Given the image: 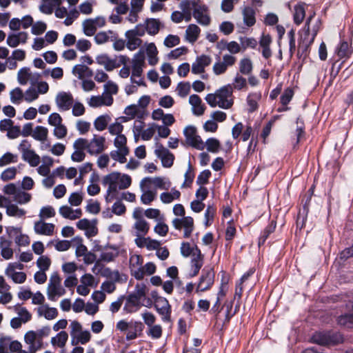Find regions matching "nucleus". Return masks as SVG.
<instances>
[{"instance_id":"52","label":"nucleus","mask_w":353,"mask_h":353,"mask_svg":"<svg viewBox=\"0 0 353 353\" xmlns=\"http://www.w3.org/2000/svg\"><path fill=\"white\" fill-rule=\"evenodd\" d=\"M48 130L43 126L38 125L34 130L32 134V137L39 141H44L47 139Z\"/></svg>"},{"instance_id":"37","label":"nucleus","mask_w":353,"mask_h":353,"mask_svg":"<svg viewBox=\"0 0 353 353\" xmlns=\"http://www.w3.org/2000/svg\"><path fill=\"white\" fill-rule=\"evenodd\" d=\"M200 33L201 29L197 25L190 24L185 30V39L188 42L194 43L198 39Z\"/></svg>"},{"instance_id":"10","label":"nucleus","mask_w":353,"mask_h":353,"mask_svg":"<svg viewBox=\"0 0 353 353\" xmlns=\"http://www.w3.org/2000/svg\"><path fill=\"white\" fill-rule=\"evenodd\" d=\"M154 299V307L158 313L162 316L163 321H169L170 319L171 306L168 301L162 296H157V292L152 294Z\"/></svg>"},{"instance_id":"35","label":"nucleus","mask_w":353,"mask_h":353,"mask_svg":"<svg viewBox=\"0 0 353 353\" xmlns=\"http://www.w3.org/2000/svg\"><path fill=\"white\" fill-rule=\"evenodd\" d=\"M272 43V38L269 34H263L259 41L260 47L262 48V55L265 59L272 56V50L270 45Z\"/></svg>"},{"instance_id":"61","label":"nucleus","mask_w":353,"mask_h":353,"mask_svg":"<svg viewBox=\"0 0 353 353\" xmlns=\"http://www.w3.org/2000/svg\"><path fill=\"white\" fill-rule=\"evenodd\" d=\"M90 339L91 334L89 331H81L77 334V336H76L75 339L72 340V344L74 345L80 343L83 345L88 343L90 341Z\"/></svg>"},{"instance_id":"29","label":"nucleus","mask_w":353,"mask_h":353,"mask_svg":"<svg viewBox=\"0 0 353 353\" xmlns=\"http://www.w3.org/2000/svg\"><path fill=\"white\" fill-rule=\"evenodd\" d=\"M189 103L192 105V110L194 114L197 116L203 115L205 108L202 104L201 99L197 94H192L189 98Z\"/></svg>"},{"instance_id":"15","label":"nucleus","mask_w":353,"mask_h":353,"mask_svg":"<svg viewBox=\"0 0 353 353\" xmlns=\"http://www.w3.org/2000/svg\"><path fill=\"white\" fill-rule=\"evenodd\" d=\"M55 101L59 110L67 111L72 108L74 98L70 92H60L57 94Z\"/></svg>"},{"instance_id":"58","label":"nucleus","mask_w":353,"mask_h":353,"mask_svg":"<svg viewBox=\"0 0 353 353\" xmlns=\"http://www.w3.org/2000/svg\"><path fill=\"white\" fill-rule=\"evenodd\" d=\"M83 26V33L88 37L93 36L96 31L97 28L93 24V21L90 20V19H85L83 21L82 23Z\"/></svg>"},{"instance_id":"59","label":"nucleus","mask_w":353,"mask_h":353,"mask_svg":"<svg viewBox=\"0 0 353 353\" xmlns=\"http://www.w3.org/2000/svg\"><path fill=\"white\" fill-rule=\"evenodd\" d=\"M56 214L54 208L51 205H46L41 208L39 216L41 220H45L54 217Z\"/></svg>"},{"instance_id":"48","label":"nucleus","mask_w":353,"mask_h":353,"mask_svg":"<svg viewBox=\"0 0 353 353\" xmlns=\"http://www.w3.org/2000/svg\"><path fill=\"white\" fill-rule=\"evenodd\" d=\"M110 3L116 5L114 10L118 14H125L129 10L128 0H108Z\"/></svg>"},{"instance_id":"40","label":"nucleus","mask_w":353,"mask_h":353,"mask_svg":"<svg viewBox=\"0 0 353 353\" xmlns=\"http://www.w3.org/2000/svg\"><path fill=\"white\" fill-rule=\"evenodd\" d=\"M5 274L12 279V281L18 284L23 283L26 280V274L23 272H17L13 269H6Z\"/></svg>"},{"instance_id":"6","label":"nucleus","mask_w":353,"mask_h":353,"mask_svg":"<svg viewBox=\"0 0 353 353\" xmlns=\"http://www.w3.org/2000/svg\"><path fill=\"white\" fill-rule=\"evenodd\" d=\"M3 191L6 194L12 196V200L20 205L28 203L32 199V195L30 193L18 188L14 183L5 185Z\"/></svg>"},{"instance_id":"32","label":"nucleus","mask_w":353,"mask_h":353,"mask_svg":"<svg viewBox=\"0 0 353 353\" xmlns=\"http://www.w3.org/2000/svg\"><path fill=\"white\" fill-rule=\"evenodd\" d=\"M124 114L130 117L131 119L137 118L142 119L145 116V110H143L137 104H132L127 106L124 110Z\"/></svg>"},{"instance_id":"44","label":"nucleus","mask_w":353,"mask_h":353,"mask_svg":"<svg viewBox=\"0 0 353 353\" xmlns=\"http://www.w3.org/2000/svg\"><path fill=\"white\" fill-rule=\"evenodd\" d=\"M353 52L352 48L347 41L340 43L336 52L340 59H348Z\"/></svg>"},{"instance_id":"38","label":"nucleus","mask_w":353,"mask_h":353,"mask_svg":"<svg viewBox=\"0 0 353 353\" xmlns=\"http://www.w3.org/2000/svg\"><path fill=\"white\" fill-rule=\"evenodd\" d=\"M305 3H299L294 8L293 19L294 22L296 25H300L305 16Z\"/></svg>"},{"instance_id":"57","label":"nucleus","mask_w":353,"mask_h":353,"mask_svg":"<svg viewBox=\"0 0 353 353\" xmlns=\"http://www.w3.org/2000/svg\"><path fill=\"white\" fill-rule=\"evenodd\" d=\"M30 75L31 73L29 68L24 67L20 69L17 73V80L19 84L26 85Z\"/></svg>"},{"instance_id":"9","label":"nucleus","mask_w":353,"mask_h":353,"mask_svg":"<svg viewBox=\"0 0 353 353\" xmlns=\"http://www.w3.org/2000/svg\"><path fill=\"white\" fill-rule=\"evenodd\" d=\"M185 143L188 145L197 150H203L205 144L201 138L196 134V128L193 125H188L183 130Z\"/></svg>"},{"instance_id":"13","label":"nucleus","mask_w":353,"mask_h":353,"mask_svg":"<svg viewBox=\"0 0 353 353\" xmlns=\"http://www.w3.org/2000/svg\"><path fill=\"white\" fill-rule=\"evenodd\" d=\"M172 225L176 230L184 229L183 236L189 238L194 230V220L191 216L176 218L172 220Z\"/></svg>"},{"instance_id":"47","label":"nucleus","mask_w":353,"mask_h":353,"mask_svg":"<svg viewBox=\"0 0 353 353\" xmlns=\"http://www.w3.org/2000/svg\"><path fill=\"white\" fill-rule=\"evenodd\" d=\"M110 121L111 117L108 114L101 115L94 120V126L97 130L103 131L107 128Z\"/></svg>"},{"instance_id":"39","label":"nucleus","mask_w":353,"mask_h":353,"mask_svg":"<svg viewBox=\"0 0 353 353\" xmlns=\"http://www.w3.org/2000/svg\"><path fill=\"white\" fill-rule=\"evenodd\" d=\"M132 34L133 33L128 31H126L125 33V37L126 38V47L131 51L135 50L142 44V40Z\"/></svg>"},{"instance_id":"8","label":"nucleus","mask_w":353,"mask_h":353,"mask_svg":"<svg viewBox=\"0 0 353 353\" xmlns=\"http://www.w3.org/2000/svg\"><path fill=\"white\" fill-rule=\"evenodd\" d=\"M314 343L321 345H336L342 343L343 338L338 332H316L312 337Z\"/></svg>"},{"instance_id":"51","label":"nucleus","mask_w":353,"mask_h":353,"mask_svg":"<svg viewBox=\"0 0 353 353\" xmlns=\"http://www.w3.org/2000/svg\"><path fill=\"white\" fill-rule=\"evenodd\" d=\"M351 307L352 313L345 314L338 317L337 322L340 325L347 327H353V302Z\"/></svg>"},{"instance_id":"21","label":"nucleus","mask_w":353,"mask_h":353,"mask_svg":"<svg viewBox=\"0 0 353 353\" xmlns=\"http://www.w3.org/2000/svg\"><path fill=\"white\" fill-rule=\"evenodd\" d=\"M145 64V57L141 51L135 54L132 60V75L133 77H140L142 76L143 68Z\"/></svg>"},{"instance_id":"43","label":"nucleus","mask_w":353,"mask_h":353,"mask_svg":"<svg viewBox=\"0 0 353 353\" xmlns=\"http://www.w3.org/2000/svg\"><path fill=\"white\" fill-rule=\"evenodd\" d=\"M146 54L148 58V63L151 65H154L158 63L159 59L157 57L158 50L154 43L146 44Z\"/></svg>"},{"instance_id":"14","label":"nucleus","mask_w":353,"mask_h":353,"mask_svg":"<svg viewBox=\"0 0 353 353\" xmlns=\"http://www.w3.org/2000/svg\"><path fill=\"white\" fill-rule=\"evenodd\" d=\"M236 58L230 54H224L223 60L216 62L213 65V72L216 75L225 73L228 67H231L236 63Z\"/></svg>"},{"instance_id":"12","label":"nucleus","mask_w":353,"mask_h":353,"mask_svg":"<svg viewBox=\"0 0 353 353\" xmlns=\"http://www.w3.org/2000/svg\"><path fill=\"white\" fill-rule=\"evenodd\" d=\"M105 137L95 134L90 141L86 139L85 149L92 155L99 154L105 150Z\"/></svg>"},{"instance_id":"11","label":"nucleus","mask_w":353,"mask_h":353,"mask_svg":"<svg viewBox=\"0 0 353 353\" xmlns=\"http://www.w3.org/2000/svg\"><path fill=\"white\" fill-rule=\"evenodd\" d=\"M154 154L161 159L163 167L170 168L173 165L174 160V154L159 142H157L155 144Z\"/></svg>"},{"instance_id":"30","label":"nucleus","mask_w":353,"mask_h":353,"mask_svg":"<svg viewBox=\"0 0 353 353\" xmlns=\"http://www.w3.org/2000/svg\"><path fill=\"white\" fill-rule=\"evenodd\" d=\"M77 227L79 230H85V234L89 237L94 236L97 234V228L87 219L79 220L77 223Z\"/></svg>"},{"instance_id":"25","label":"nucleus","mask_w":353,"mask_h":353,"mask_svg":"<svg viewBox=\"0 0 353 353\" xmlns=\"http://www.w3.org/2000/svg\"><path fill=\"white\" fill-rule=\"evenodd\" d=\"M96 62L99 65L103 66L107 71H112L120 67V63H117L116 59H111L105 54L98 55L96 57Z\"/></svg>"},{"instance_id":"2","label":"nucleus","mask_w":353,"mask_h":353,"mask_svg":"<svg viewBox=\"0 0 353 353\" xmlns=\"http://www.w3.org/2000/svg\"><path fill=\"white\" fill-rule=\"evenodd\" d=\"M205 99L212 108L218 106L222 109H230L234 104L233 88L230 84H228L214 93L208 94Z\"/></svg>"},{"instance_id":"23","label":"nucleus","mask_w":353,"mask_h":353,"mask_svg":"<svg viewBox=\"0 0 353 353\" xmlns=\"http://www.w3.org/2000/svg\"><path fill=\"white\" fill-rule=\"evenodd\" d=\"M119 256V249L114 245L105 246L100 254L97 263H110L113 261Z\"/></svg>"},{"instance_id":"50","label":"nucleus","mask_w":353,"mask_h":353,"mask_svg":"<svg viewBox=\"0 0 353 353\" xmlns=\"http://www.w3.org/2000/svg\"><path fill=\"white\" fill-rule=\"evenodd\" d=\"M129 154L128 148L117 149V150H112L110 152V157L115 161H119L121 163L126 162V156Z\"/></svg>"},{"instance_id":"28","label":"nucleus","mask_w":353,"mask_h":353,"mask_svg":"<svg viewBox=\"0 0 353 353\" xmlns=\"http://www.w3.org/2000/svg\"><path fill=\"white\" fill-rule=\"evenodd\" d=\"M21 343L18 341H11L9 337H3L0 339V348L4 352H8L9 349L12 352H18L21 350Z\"/></svg>"},{"instance_id":"24","label":"nucleus","mask_w":353,"mask_h":353,"mask_svg":"<svg viewBox=\"0 0 353 353\" xmlns=\"http://www.w3.org/2000/svg\"><path fill=\"white\" fill-rule=\"evenodd\" d=\"M210 57L202 54L197 57L196 61L192 65V72L198 74L204 72L205 68L209 65L211 63Z\"/></svg>"},{"instance_id":"18","label":"nucleus","mask_w":353,"mask_h":353,"mask_svg":"<svg viewBox=\"0 0 353 353\" xmlns=\"http://www.w3.org/2000/svg\"><path fill=\"white\" fill-rule=\"evenodd\" d=\"M86 139L79 138L73 143V148L74 149V152L71 155V159L74 162H81L85 157V150Z\"/></svg>"},{"instance_id":"4","label":"nucleus","mask_w":353,"mask_h":353,"mask_svg":"<svg viewBox=\"0 0 353 353\" xmlns=\"http://www.w3.org/2000/svg\"><path fill=\"white\" fill-rule=\"evenodd\" d=\"M192 16L196 22L203 26H208L211 23L209 8L201 0H192Z\"/></svg>"},{"instance_id":"54","label":"nucleus","mask_w":353,"mask_h":353,"mask_svg":"<svg viewBox=\"0 0 353 353\" xmlns=\"http://www.w3.org/2000/svg\"><path fill=\"white\" fill-rule=\"evenodd\" d=\"M253 68L252 62L249 58H243L239 62V72L245 75H249Z\"/></svg>"},{"instance_id":"64","label":"nucleus","mask_w":353,"mask_h":353,"mask_svg":"<svg viewBox=\"0 0 353 353\" xmlns=\"http://www.w3.org/2000/svg\"><path fill=\"white\" fill-rule=\"evenodd\" d=\"M207 150L212 153H216L219 151L221 143L220 141L215 138H210L205 142Z\"/></svg>"},{"instance_id":"3","label":"nucleus","mask_w":353,"mask_h":353,"mask_svg":"<svg viewBox=\"0 0 353 353\" xmlns=\"http://www.w3.org/2000/svg\"><path fill=\"white\" fill-rule=\"evenodd\" d=\"M314 16V14L307 17L305 26L300 32V39L298 45V55L300 58L305 59L307 57L308 49L314 42L315 37L318 33V29H314V33L310 35V23Z\"/></svg>"},{"instance_id":"49","label":"nucleus","mask_w":353,"mask_h":353,"mask_svg":"<svg viewBox=\"0 0 353 353\" xmlns=\"http://www.w3.org/2000/svg\"><path fill=\"white\" fill-rule=\"evenodd\" d=\"M68 339V334L65 331H61L56 336L51 339V343L54 346L63 347Z\"/></svg>"},{"instance_id":"45","label":"nucleus","mask_w":353,"mask_h":353,"mask_svg":"<svg viewBox=\"0 0 353 353\" xmlns=\"http://www.w3.org/2000/svg\"><path fill=\"white\" fill-rule=\"evenodd\" d=\"M23 161L28 162L32 167H36L39 164L40 157L32 150L22 154Z\"/></svg>"},{"instance_id":"20","label":"nucleus","mask_w":353,"mask_h":353,"mask_svg":"<svg viewBox=\"0 0 353 353\" xmlns=\"http://www.w3.org/2000/svg\"><path fill=\"white\" fill-rule=\"evenodd\" d=\"M54 224L46 223L41 219L34 223V231L39 235L52 236L54 233Z\"/></svg>"},{"instance_id":"42","label":"nucleus","mask_w":353,"mask_h":353,"mask_svg":"<svg viewBox=\"0 0 353 353\" xmlns=\"http://www.w3.org/2000/svg\"><path fill=\"white\" fill-rule=\"evenodd\" d=\"M38 314L39 316H43L48 320H52L57 317L58 311L55 307L44 305L38 308Z\"/></svg>"},{"instance_id":"60","label":"nucleus","mask_w":353,"mask_h":353,"mask_svg":"<svg viewBox=\"0 0 353 353\" xmlns=\"http://www.w3.org/2000/svg\"><path fill=\"white\" fill-rule=\"evenodd\" d=\"M18 161V156L11 152L5 153L0 158V167L6 166L12 163H17Z\"/></svg>"},{"instance_id":"16","label":"nucleus","mask_w":353,"mask_h":353,"mask_svg":"<svg viewBox=\"0 0 353 353\" xmlns=\"http://www.w3.org/2000/svg\"><path fill=\"white\" fill-rule=\"evenodd\" d=\"M24 341L28 345V352L35 353L40 350L43 345V341L39 339L34 331L30 330L26 333Z\"/></svg>"},{"instance_id":"27","label":"nucleus","mask_w":353,"mask_h":353,"mask_svg":"<svg viewBox=\"0 0 353 353\" xmlns=\"http://www.w3.org/2000/svg\"><path fill=\"white\" fill-rule=\"evenodd\" d=\"M145 181H150V178L143 179L140 184V187L142 191L141 196V201L143 204L150 205L153 201L155 200L157 196V191L151 190H145L143 187V183Z\"/></svg>"},{"instance_id":"33","label":"nucleus","mask_w":353,"mask_h":353,"mask_svg":"<svg viewBox=\"0 0 353 353\" xmlns=\"http://www.w3.org/2000/svg\"><path fill=\"white\" fill-rule=\"evenodd\" d=\"M141 299L131 293L127 298L124 310L128 313L136 312L141 306Z\"/></svg>"},{"instance_id":"7","label":"nucleus","mask_w":353,"mask_h":353,"mask_svg":"<svg viewBox=\"0 0 353 353\" xmlns=\"http://www.w3.org/2000/svg\"><path fill=\"white\" fill-rule=\"evenodd\" d=\"M65 294V290L61 286V279L58 273H53L50 278L47 288V295L50 301H55L57 297Z\"/></svg>"},{"instance_id":"62","label":"nucleus","mask_w":353,"mask_h":353,"mask_svg":"<svg viewBox=\"0 0 353 353\" xmlns=\"http://www.w3.org/2000/svg\"><path fill=\"white\" fill-rule=\"evenodd\" d=\"M10 101L14 104H19L24 99V93L20 88H15L10 92Z\"/></svg>"},{"instance_id":"56","label":"nucleus","mask_w":353,"mask_h":353,"mask_svg":"<svg viewBox=\"0 0 353 353\" xmlns=\"http://www.w3.org/2000/svg\"><path fill=\"white\" fill-rule=\"evenodd\" d=\"M6 214L10 216L21 217L26 214V211L19 208L17 205L9 203L6 206Z\"/></svg>"},{"instance_id":"5","label":"nucleus","mask_w":353,"mask_h":353,"mask_svg":"<svg viewBox=\"0 0 353 353\" xmlns=\"http://www.w3.org/2000/svg\"><path fill=\"white\" fill-rule=\"evenodd\" d=\"M215 273L211 267H205L196 286L195 292L200 294L211 289L214 283Z\"/></svg>"},{"instance_id":"26","label":"nucleus","mask_w":353,"mask_h":353,"mask_svg":"<svg viewBox=\"0 0 353 353\" xmlns=\"http://www.w3.org/2000/svg\"><path fill=\"white\" fill-rule=\"evenodd\" d=\"M28 34L26 32L9 34L6 43L11 48H16L20 43L24 44L27 42Z\"/></svg>"},{"instance_id":"22","label":"nucleus","mask_w":353,"mask_h":353,"mask_svg":"<svg viewBox=\"0 0 353 353\" xmlns=\"http://www.w3.org/2000/svg\"><path fill=\"white\" fill-rule=\"evenodd\" d=\"M112 103V96H109L106 94V93H103L101 95L91 97L88 101V105L92 108H97L103 105L110 106Z\"/></svg>"},{"instance_id":"1","label":"nucleus","mask_w":353,"mask_h":353,"mask_svg":"<svg viewBox=\"0 0 353 353\" xmlns=\"http://www.w3.org/2000/svg\"><path fill=\"white\" fill-rule=\"evenodd\" d=\"M132 183V179L128 174L112 172L103 177V184L108 185L105 199L107 203L117 198L118 190L128 188Z\"/></svg>"},{"instance_id":"19","label":"nucleus","mask_w":353,"mask_h":353,"mask_svg":"<svg viewBox=\"0 0 353 353\" xmlns=\"http://www.w3.org/2000/svg\"><path fill=\"white\" fill-rule=\"evenodd\" d=\"M203 255L199 249H195L194 253L191 256L190 273V277L196 276L203 265Z\"/></svg>"},{"instance_id":"53","label":"nucleus","mask_w":353,"mask_h":353,"mask_svg":"<svg viewBox=\"0 0 353 353\" xmlns=\"http://www.w3.org/2000/svg\"><path fill=\"white\" fill-rule=\"evenodd\" d=\"M261 99L260 93H251L247 97V103L249 106L248 111L253 112L258 108V101Z\"/></svg>"},{"instance_id":"17","label":"nucleus","mask_w":353,"mask_h":353,"mask_svg":"<svg viewBox=\"0 0 353 353\" xmlns=\"http://www.w3.org/2000/svg\"><path fill=\"white\" fill-rule=\"evenodd\" d=\"M143 259L140 255L134 254L130 259V269L131 274L137 280L143 279L142 268Z\"/></svg>"},{"instance_id":"55","label":"nucleus","mask_w":353,"mask_h":353,"mask_svg":"<svg viewBox=\"0 0 353 353\" xmlns=\"http://www.w3.org/2000/svg\"><path fill=\"white\" fill-rule=\"evenodd\" d=\"M99 180L98 176L95 174H92L90 181V184L87 188V192L88 194L90 196H94L98 194L100 192V187L96 183Z\"/></svg>"},{"instance_id":"34","label":"nucleus","mask_w":353,"mask_h":353,"mask_svg":"<svg viewBox=\"0 0 353 353\" xmlns=\"http://www.w3.org/2000/svg\"><path fill=\"white\" fill-rule=\"evenodd\" d=\"M192 0H182L180 3V8L182 10L183 20L188 22L191 20L193 12Z\"/></svg>"},{"instance_id":"41","label":"nucleus","mask_w":353,"mask_h":353,"mask_svg":"<svg viewBox=\"0 0 353 353\" xmlns=\"http://www.w3.org/2000/svg\"><path fill=\"white\" fill-rule=\"evenodd\" d=\"M133 228L135 230L136 236H145L150 230V225L144 219H139L135 221Z\"/></svg>"},{"instance_id":"46","label":"nucleus","mask_w":353,"mask_h":353,"mask_svg":"<svg viewBox=\"0 0 353 353\" xmlns=\"http://www.w3.org/2000/svg\"><path fill=\"white\" fill-rule=\"evenodd\" d=\"M160 29V21L155 19H148L145 21V30L150 35L157 34Z\"/></svg>"},{"instance_id":"36","label":"nucleus","mask_w":353,"mask_h":353,"mask_svg":"<svg viewBox=\"0 0 353 353\" xmlns=\"http://www.w3.org/2000/svg\"><path fill=\"white\" fill-rule=\"evenodd\" d=\"M254 10L250 7L246 6L242 10L243 23L248 27L253 26L256 23Z\"/></svg>"},{"instance_id":"63","label":"nucleus","mask_w":353,"mask_h":353,"mask_svg":"<svg viewBox=\"0 0 353 353\" xmlns=\"http://www.w3.org/2000/svg\"><path fill=\"white\" fill-rule=\"evenodd\" d=\"M190 89V82H180L178 83L176 90L179 97L184 98L189 94Z\"/></svg>"},{"instance_id":"31","label":"nucleus","mask_w":353,"mask_h":353,"mask_svg":"<svg viewBox=\"0 0 353 353\" xmlns=\"http://www.w3.org/2000/svg\"><path fill=\"white\" fill-rule=\"evenodd\" d=\"M143 329V325L139 321H130V327L126 334L128 341L135 339L138 335H140Z\"/></svg>"}]
</instances>
